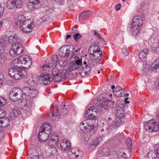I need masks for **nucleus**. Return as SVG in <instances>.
I'll return each instance as SVG.
<instances>
[{"mask_svg":"<svg viewBox=\"0 0 159 159\" xmlns=\"http://www.w3.org/2000/svg\"><path fill=\"white\" fill-rule=\"evenodd\" d=\"M60 116L58 112H56L54 114H50L49 117L53 122H56L59 120Z\"/></svg>","mask_w":159,"mask_h":159,"instance_id":"393cba45","label":"nucleus"},{"mask_svg":"<svg viewBox=\"0 0 159 159\" xmlns=\"http://www.w3.org/2000/svg\"><path fill=\"white\" fill-rule=\"evenodd\" d=\"M150 66L145 65L142 70L143 74L146 75L150 74L152 72Z\"/></svg>","mask_w":159,"mask_h":159,"instance_id":"c756f323","label":"nucleus"},{"mask_svg":"<svg viewBox=\"0 0 159 159\" xmlns=\"http://www.w3.org/2000/svg\"><path fill=\"white\" fill-rule=\"evenodd\" d=\"M121 7V4L120 3H119L116 5L115 7V10L116 11H119Z\"/></svg>","mask_w":159,"mask_h":159,"instance_id":"bf43d9fd","label":"nucleus"},{"mask_svg":"<svg viewBox=\"0 0 159 159\" xmlns=\"http://www.w3.org/2000/svg\"><path fill=\"white\" fill-rule=\"evenodd\" d=\"M9 97L11 100L13 102H17L21 100L18 103L20 108L25 111H28L30 108V101L28 100H22L23 92L21 89L19 88H13L11 91Z\"/></svg>","mask_w":159,"mask_h":159,"instance_id":"f03ea898","label":"nucleus"},{"mask_svg":"<svg viewBox=\"0 0 159 159\" xmlns=\"http://www.w3.org/2000/svg\"><path fill=\"white\" fill-rule=\"evenodd\" d=\"M59 63L60 66L63 67L67 65V61H64L61 59L60 60Z\"/></svg>","mask_w":159,"mask_h":159,"instance_id":"3c124183","label":"nucleus"},{"mask_svg":"<svg viewBox=\"0 0 159 159\" xmlns=\"http://www.w3.org/2000/svg\"><path fill=\"white\" fill-rule=\"evenodd\" d=\"M58 63V57L56 55H53L51 58V60L49 63L46 65H43L42 68H44L43 70L45 71L49 70H48L49 68H52L56 67Z\"/></svg>","mask_w":159,"mask_h":159,"instance_id":"9d476101","label":"nucleus"},{"mask_svg":"<svg viewBox=\"0 0 159 159\" xmlns=\"http://www.w3.org/2000/svg\"><path fill=\"white\" fill-rule=\"evenodd\" d=\"M126 144L128 147L129 148H131L132 147V143L131 139L130 138H128L126 141Z\"/></svg>","mask_w":159,"mask_h":159,"instance_id":"09e8293b","label":"nucleus"},{"mask_svg":"<svg viewBox=\"0 0 159 159\" xmlns=\"http://www.w3.org/2000/svg\"><path fill=\"white\" fill-rule=\"evenodd\" d=\"M30 159H43V157L41 156H39L37 150L35 149L33 150L30 154Z\"/></svg>","mask_w":159,"mask_h":159,"instance_id":"cd10ccee","label":"nucleus"},{"mask_svg":"<svg viewBox=\"0 0 159 159\" xmlns=\"http://www.w3.org/2000/svg\"><path fill=\"white\" fill-rule=\"evenodd\" d=\"M114 91V90H113V93L116 97H121L122 96H126V93H125V91L123 89L116 87L115 89V91Z\"/></svg>","mask_w":159,"mask_h":159,"instance_id":"a211bd4d","label":"nucleus"},{"mask_svg":"<svg viewBox=\"0 0 159 159\" xmlns=\"http://www.w3.org/2000/svg\"><path fill=\"white\" fill-rule=\"evenodd\" d=\"M91 16L90 11L87 10L83 11L79 16V19H82L83 20H87Z\"/></svg>","mask_w":159,"mask_h":159,"instance_id":"5701e85b","label":"nucleus"},{"mask_svg":"<svg viewBox=\"0 0 159 159\" xmlns=\"http://www.w3.org/2000/svg\"><path fill=\"white\" fill-rule=\"evenodd\" d=\"M51 126L49 123L47 122L42 124L39 130L43 132H48V134L49 135L51 133Z\"/></svg>","mask_w":159,"mask_h":159,"instance_id":"f3484780","label":"nucleus"},{"mask_svg":"<svg viewBox=\"0 0 159 159\" xmlns=\"http://www.w3.org/2000/svg\"><path fill=\"white\" fill-rule=\"evenodd\" d=\"M103 101L98 104L99 107L100 108H105L108 106L109 102L112 103V101L107 99H104Z\"/></svg>","mask_w":159,"mask_h":159,"instance_id":"c85d7f7f","label":"nucleus"},{"mask_svg":"<svg viewBox=\"0 0 159 159\" xmlns=\"http://www.w3.org/2000/svg\"><path fill=\"white\" fill-rule=\"evenodd\" d=\"M68 112V111L66 108H63L61 109V114L63 115H66Z\"/></svg>","mask_w":159,"mask_h":159,"instance_id":"5fc2aeb1","label":"nucleus"},{"mask_svg":"<svg viewBox=\"0 0 159 159\" xmlns=\"http://www.w3.org/2000/svg\"><path fill=\"white\" fill-rule=\"evenodd\" d=\"M39 78L36 75H33L30 78V88H37Z\"/></svg>","mask_w":159,"mask_h":159,"instance_id":"4be33fe9","label":"nucleus"},{"mask_svg":"<svg viewBox=\"0 0 159 159\" xmlns=\"http://www.w3.org/2000/svg\"><path fill=\"white\" fill-rule=\"evenodd\" d=\"M98 123H96L95 122H94V123L93 122L92 124L89 123L88 129H89L91 130H94L95 129V127Z\"/></svg>","mask_w":159,"mask_h":159,"instance_id":"79ce46f5","label":"nucleus"},{"mask_svg":"<svg viewBox=\"0 0 159 159\" xmlns=\"http://www.w3.org/2000/svg\"><path fill=\"white\" fill-rule=\"evenodd\" d=\"M155 84L156 89L159 90V80H158L156 82Z\"/></svg>","mask_w":159,"mask_h":159,"instance_id":"e2e57ef3","label":"nucleus"},{"mask_svg":"<svg viewBox=\"0 0 159 159\" xmlns=\"http://www.w3.org/2000/svg\"><path fill=\"white\" fill-rule=\"evenodd\" d=\"M116 113V116L119 119H120L124 117L125 112L123 108H120V109H117Z\"/></svg>","mask_w":159,"mask_h":159,"instance_id":"bb28decb","label":"nucleus"},{"mask_svg":"<svg viewBox=\"0 0 159 159\" xmlns=\"http://www.w3.org/2000/svg\"><path fill=\"white\" fill-rule=\"evenodd\" d=\"M156 117L157 120H158L159 122V112L157 113L156 116Z\"/></svg>","mask_w":159,"mask_h":159,"instance_id":"338daca9","label":"nucleus"},{"mask_svg":"<svg viewBox=\"0 0 159 159\" xmlns=\"http://www.w3.org/2000/svg\"><path fill=\"white\" fill-rule=\"evenodd\" d=\"M71 145L70 141L66 139H63L60 143L61 148L63 150H68L70 148Z\"/></svg>","mask_w":159,"mask_h":159,"instance_id":"2eb2a0df","label":"nucleus"},{"mask_svg":"<svg viewBox=\"0 0 159 159\" xmlns=\"http://www.w3.org/2000/svg\"><path fill=\"white\" fill-rule=\"evenodd\" d=\"M59 141L58 137L56 134L52 135L51 139L49 140L48 144L49 146L52 148L55 146H57Z\"/></svg>","mask_w":159,"mask_h":159,"instance_id":"4468645a","label":"nucleus"},{"mask_svg":"<svg viewBox=\"0 0 159 159\" xmlns=\"http://www.w3.org/2000/svg\"><path fill=\"white\" fill-rule=\"evenodd\" d=\"M131 152L127 148L120 149L117 152V157L118 159H125L130 156Z\"/></svg>","mask_w":159,"mask_h":159,"instance_id":"9b49d317","label":"nucleus"},{"mask_svg":"<svg viewBox=\"0 0 159 159\" xmlns=\"http://www.w3.org/2000/svg\"><path fill=\"white\" fill-rule=\"evenodd\" d=\"M29 19H25L24 15L18 16L15 20V23L17 26H19L20 29L23 32H30V24Z\"/></svg>","mask_w":159,"mask_h":159,"instance_id":"39448f33","label":"nucleus"},{"mask_svg":"<svg viewBox=\"0 0 159 159\" xmlns=\"http://www.w3.org/2000/svg\"><path fill=\"white\" fill-rule=\"evenodd\" d=\"M129 54L128 50L125 48H123L122 49V55L124 56H127Z\"/></svg>","mask_w":159,"mask_h":159,"instance_id":"603ef678","label":"nucleus"},{"mask_svg":"<svg viewBox=\"0 0 159 159\" xmlns=\"http://www.w3.org/2000/svg\"><path fill=\"white\" fill-rule=\"evenodd\" d=\"M4 52V47L2 40L0 39V54L3 53Z\"/></svg>","mask_w":159,"mask_h":159,"instance_id":"c03bdc74","label":"nucleus"},{"mask_svg":"<svg viewBox=\"0 0 159 159\" xmlns=\"http://www.w3.org/2000/svg\"><path fill=\"white\" fill-rule=\"evenodd\" d=\"M101 56H99V57H93V58H92V60L96 62H98L101 59Z\"/></svg>","mask_w":159,"mask_h":159,"instance_id":"6e6d98bb","label":"nucleus"},{"mask_svg":"<svg viewBox=\"0 0 159 159\" xmlns=\"http://www.w3.org/2000/svg\"><path fill=\"white\" fill-rule=\"evenodd\" d=\"M71 152L74 154L76 157H77L79 156L80 151L78 149H76V150L75 149H72Z\"/></svg>","mask_w":159,"mask_h":159,"instance_id":"49530a36","label":"nucleus"},{"mask_svg":"<svg viewBox=\"0 0 159 159\" xmlns=\"http://www.w3.org/2000/svg\"><path fill=\"white\" fill-rule=\"evenodd\" d=\"M38 93V91L37 89L30 88V98H33L37 97Z\"/></svg>","mask_w":159,"mask_h":159,"instance_id":"2f4dec72","label":"nucleus"},{"mask_svg":"<svg viewBox=\"0 0 159 159\" xmlns=\"http://www.w3.org/2000/svg\"><path fill=\"white\" fill-rule=\"evenodd\" d=\"M152 51L157 53H159V45L157 43H153L152 46Z\"/></svg>","mask_w":159,"mask_h":159,"instance_id":"c9c22d12","label":"nucleus"},{"mask_svg":"<svg viewBox=\"0 0 159 159\" xmlns=\"http://www.w3.org/2000/svg\"><path fill=\"white\" fill-rule=\"evenodd\" d=\"M87 123L86 121H84L81 122L80 125V128L81 130L83 131H85L86 129H88L89 123L91 122L90 121Z\"/></svg>","mask_w":159,"mask_h":159,"instance_id":"a878e982","label":"nucleus"},{"mask_svg":"<svg viewBox=\"0 0 159 159\" xmlns=\"http://www.w3.org/2000/svg\"><path fill=\"white\" fill-rule=\"evenodd\" d=\"M74 63L77 65L78 67L80 66H81L82 65V59H79L76 60Z\"/></svg>","mask_w":159,"mask_h":159,"instance_id":"864d4df0","label":"nucleus"},{"mask_svg":"<svg viewBox=\"0 0 159 159\" xmlns=\"http://www.w3.org/2000/svg\"><path fill=\"white\" fill-rule=\"evenodd\" d=\"M89 51H93V52H94L98 51H100L99 47L97 46H91L89 49Z\"/></svg>","mask_w":159,"mask_h":159,"instance_id":"a19ab883","label":"nucleus"},{"mask_svg":"<svg viewBox=\"0 0 159 159\" xmlns=\"http://www.w3.org/2000/svg\"><path fill=\"white\" fill-rule=\"evenodd\" d=\"M34 27V24L33 23H30V29L32 30Z\"/></svg>","mask_w":159,"mask_h":159,"instance_id":"774afa93","label":"nucleus"},{"mask_svg":"<svg viewBox=\"0 0 159 159\" xmlns=\"http://www.w3.org/2000/svg\"><path fill=\"white\" fill-rule=\"evenodd\" d=\"M5 108L4 107L0 108V118L3 117L6 115Z\"/></svg>","mask_w":159,"mask_h":159,"instance_id":"58836bf2","label":"nucleus"},{"mask_svg":"<svg viewBox=\"0 0 159 159\" xmlns=\"http://www.w3.org/2000/svg\"><path fill=\"white\" fill-rule=\"evenodd\" d=\"M73 36L74 39L76 41L82 37L81 35L79 33H74Z\"/></svg>","mask_w":159,"mask_h":159,"instance_id":"a18cd8bd","label":"nucleus"},{"mask_svg":"<svg viewBox=\"0 0 159 159\" xmlns=\"http://www.w3.org/2000/svg\"><path fill=\"white\" fill-rule=\"evenodd\" d=\"M118 139L119 140L124 139L125 137L124 134L123 133H121L118 134Z\"/></svg>","mask_w":159,"mask_h":159,"instance_id":"4d7b16f0","label":"nucleus"},{"mask_svg":"<svg viewBox=\"0 0 159 159\" xmlns=\"http://www.w3.org/2000/svg\"><path fill=\"white\" fill-rule=\"evenodd\" d=\"M23 93L25 94L26 96L29 97L30 96V88L25 87L23 89L22 91Z\"/></svg>","mask_w":159,"mask_h":159,"instance_id":"4c0bfd02","label":"nucleus"},{"mask_svg":"<svg viewBox=\"0 0 159 159\" xmlns=\"http://www.w3.org/2000/svg\"><path fill=\"white\" fill-rule=\"evenodd\" d=\"M94 35L98 36V38L99 39H102V40H103V41H104V40L102 39L101 36L100 35V34L99 33H98L97 32H96L95 30H94Z\"/></svg>","mask_w":159,"mask_h":159,"instance_id":"052dcab7","label":"nucleus"},{"mask_svg":"<svg viewBox=\"0 0 159 159\" xmlns=\"http://www.w3.org/2000/svg\"><path fill=\"white\" fill-rule=\"evenodd\" d=\"M6 6L9 9H15L14 0H8L7 2Z\"/></svg>","mask_w":159,"mask_h":159,"instance_id":"7c9ffc66","label":"nucleus"},{"mask_svg":"<svg viewBox=\"0 0 159 159\" xmlns=\"http://www.w3.org/2000/svg\"><path fill=\"white\" fill-rule=\"evenodd\" d=\"M100 115V111L94 107H91L85 111L84 117L85 119L96 123H98L97 119Z\"/></svg>","mask_w":159,"mask_h":159,"instance_id":"423d86ee","label":"nucleus"},{"mask_svg":"<svg viewBox=\"0 0 159 159\" xmlns=\"http://www.w3.org/2000/svg\"><path fill=\"white\" fill-rule=\"evenodd\" d=\"M10 120L8 118H0V127H6L10 124Z\"/></svg>","mask_w":159,"mask_h":159,"instance_id":"aec40b11","label":"nucleus"},{"mask_svg":"<svg viewBox=\"0 0 159 159\" xmlns=\"http://www.w3.org/2000/svg\"><path fill=\"white\" fill-rule=\"evenodd\" d=\"M155 151H151L147 155L149 159H159V144H156L154 147Z\"/></svg>","mask_w":159,"mask_h":159,"instance_id":"ddd939ff","label":"nucleus"},{"mask_svg":"<svg viewBox=\"0 0 159 159\" xmlns=\"http://www.w3.org/2000/svg\"><path fill=\"white\" fill-rule=\"evenodd\" d=\"M59 55L61 57L67 58L70 55L74 54L73 46H64L61 48L58 52Z\"/></svg>","mask_w":159,"mask_h":159,"instance_id":"0eeeda50","label":"nucleus"},{"mask_svg":"<svg viewBox=\"0 0 159 159\" xmlns=\"http://www.w3.org/2000/svg\"><path fill=\"white\" fill-rule=\"evenodd\" d=\"M99 43L97 41L94 42L93 43L91 46H97V47H99Z\"/></svg>","mask_w":159,"mask_h":159,"instance_id":"69168bd1","label":"nucleus"},{"mask_svg":"<svg viewBox=\"0 0 159 159\" xmlns=\"http://www.w3.org/2000/svg\"><path fill=\"white\" fill-rule=\"evenodd\" d=\"M143 24L142 18L140 16H135L132 19V23L129 24L128 27V30L131 32H132L133 35H138L140 28Z\"/></svg>","mask_w":159,"mask_h":159,"instance_id":"20e7f679","label":"nucleus"},{"mask_svg":"<svg viewBox=\"0 0 159 159\" xmlns=\"http://www.w3.org/2000/svg\"><path fill=\"white\" fill-rule=\"evenodd\" d=\"M39 80L41 84L47 85L52 81L53 80V77L50 74L43 73L41 75Z\"/></svg>","mask_w":159,"mask_h":159,"instance_id":"f8f14e48","label":"nucleus"},{"mask_svg":"<svg viewBox=\"0 0 159 159\" xmlns=\"http://www.w3.org/2000/svg\"><path fill=\"white\" fill-rule=\"evenodd\" d=\"M145 129L149 132L157 131L159 129L158 125L154 120H151L146 122L144 124Z\"/></svg>","mask_w":159,"mask_h":159,"instance_id":"1a4fd4ad","label":"nucleus"},{"mask_svg":"<svg viewBox=\"0 0 159 159\" xmlns=\"http://www.w3.org/2000/svg\"><path fill=\"white\" fill-rule=\"evenodd\" d=\"M105 136L104 135H102L101 136H99L96 139V140L94 141L93 143V145L95 147L98 146L101 142L102 141L103 139L104 138Z\"/></svg>","mask_w":159,"mask_h":159,"instance_id":"473e14b6","label":"nucleus"},{"mask_svg":"<svg viewBox=\"0 0 159 159\" xmlns=\"http://www.w3.org/2000/svg\"><path fill=\"white\" fill-rule=\"evenodd\" d=\"M90 54L93 55V57H99L102 56V52L100 51H96L93 52V53L90 52Z\"/></svg>","mask_w":159,"mask_h":159,"instance_id":"37998d69","label":"nucleus"},{"mask_svg":"<svg viewBox=\"0 0 159 159\" xmlns=\"http://www.w3.org/2000/svg\"><path fill=\"white\" fill-rule=\"evenodd\" d=\"M3 8L0 5V17L2 15L3 13Z\"/></svg>","mask_w":159,"mask_h":159,"instance_id":"680f3d73","label":"nucleus"},{"mask_svg":"<svg viewBox=\"0 0 159 159\" xmlns=\"http://www.w3.org/2000/svg\"><path fill=\"white\" fill-rule=\"evenodd\" d=\"M84 64V65H85V68H82V69L83 70H85V69H86L87 70L85 71L84 72V73H85V74H88V72H90V66H89L88 67V65H87V62L86 61H84L83 62Z\"/></svg>","mask_w":159,"mask_h":159,"instance_id":"ea45409f","label":"nucleus"},{"mask_svg":"<svg viewBox=\"0 0 159 159\" xmlns=\"http://www.w3.org/2000/svg\"><path fill=\"white\" fill-rule=\"evenodd\" d=\"M150 67L152 72H159V58L153 62Z\"/></svg>","mask_w":159,"mask_h":159,"instance_id":"412c9836","label":"nucleus"},{"mask_svg":"<svg viewBox=\"0 0 159 159\" xmlns=\"http://www.w3.org/2000/svg\"><path fill=\"white\" fill-rule=\"evenodd\" d=\"M20 114V111L18 109H14L10 112V116L11 117H16Z\"/></svg>","mask_w":159,"mask_h":159,"instance_id":"f704fd0d","label":"nucleus"},{"mask_svg":"<svg viewBox=\"0 0 159 159\" xmlns=\"http://www.w3.org/2000/svg\"><path fill=\"white\" fill-rule=\"evenodd\" d=\"M4 80V77L3 75H0V88H1Z\"/></svg>","mask_w":159,"mask_h":159,"instance_id":"13d9d810","label":"nucleus"},{"mask_svg":"<svg viewBox=\"0 0 159 159\" xmlns=\"http://www.w3.org/2000/svg\"><path fill=\"white\" fill-rule=\"evenodd\" d=\"M40 3L39 0H30V11H33L38 8V4Z\"/></svg>","mask_w":159,"mask_h":159,"instance_id":"b1692460","label":"nucleus"},{"mask_svg":"<svg viewBox=\"0 0 159 159\" xmlns=\"http://www.w3.org/2000/svg\"><path fill=\"white\" fill-rule=\"evenodd\" d=\"M52 74L55 82H58L66 78L67 75L66 70L65 69L58 70L57 68L52 70Z\"/></svg>","mask_w":159,"mask_h":159,"instance_id":"6e6552de","label":"nucleus"},{"mask_svg":"<svg viewBox=\"0 0 159 159\" xmlns=\"http://www.w3.org/2000/svg\"><path fill=\"white\" fill-rule=\"evenodd\" d=\"M148 52V50L147 48H145L143 49L140 52L139 55V59L143 62H145L147 59V54Z\"/></svg>","mask_w":159,"mask_h":159,"instance_id":"6ab92c4d","label":"nucleus"},{"mask_svg":"<svg viewBox=\"0 0 159 159\" xmlns=\"http://www.w3.org/2000/svg\"><path fill=\"white\" fill-rule=\"evenodd\" d=\"M4 136V133L2 132H0V141L2 139Z\"/></svg>","mask_w":159,"mask_h":159,"instance_id":"0e129e2a","label":"nucleus"},{"mask_svg":"<svg viewBox=\"0 0 159 159\" xmlns=\"http://www.w3.org/2000/svg\"><path fill=\"white\" fill-rule=\"evenodd\" d=\"M48 132H44L40 131L38 134V139L40 142H45L49 137Z\"/></svg>","mask_w":159,"mask_h":159,"instance_id":"dca6fc26","label":"nucleus"},{"mask_svg":"<svg viewBox=\"0 0 159 159\" xmlns=\"http://www.w3.org/2000/svg\"><path fill=\"white\" fill-rule=\"evenodd\" d=\"M122 124V122L120 119H116L115 122V125L114 126H118Z\"/></svg>","mask_w":159,"mask_h":159,"instance_id":"8fccbe9b","label":"nucleus"},{"mask_svg":"<svg viewBox=\"0 0 159 159\" xmlns=\"http://www.w3.org/2000/svg\"><path fill=\"white\" fill-rule=\"evenodd\" d=\"M14 1L15 8H20L21 7L22 5L21 0H14Z\"/></svg>","mask_w":159,"mask_h":159,"instance_id":"e433bc0d","label":"nucleus"},{"mask_svg":"<svg viewBox=\"0 0 159 159\" xmlns=\"http://www.w3.org/2000/svg\"><path fill=\"white\" fill-rule=\"evenodd\" d=\"M10 43H12L9 51L11 56L15 57L20 55L23 52V46L21 43V39L15 34L8 37Z\"/></svg>","mask_w":159,"mask_h":159,"instance_id":"7ed1b4c3","label":"nucleus"},{"mask_svg":"<svg viewBox=\"0 0 159 159\" xmlns=\"http://www.w3.org/2000/svg\"><path fill=\"white\" fill-rule=\"evenodd\" d=\"M78 68V66L74 62H71L69 65L68 70L69 72H70L72 71L76 70Z\"/></svg>","mask_w":159,"mask_h":159,"instance_id":"72a5a7b5","label":"nucleus"},{"mask_svg":"<svg viewBox=\"0 0 159 159\" xmlns=\"http://www.w3.org/2000/svg\"><path fill=\"white\" fill-rule=\"evenodd\" d=\"M7 103L6 100L3 98L0 97V106L6 104Z\"/></svg>","mask_w":159,"mask_h":159,"instance_id":"de8ad7c7","label":"nucleus"},{"mask_svg":"<svg viewBox=\"0 0 159 159\" xmlns=\"http://www.w3.org/2000/svg\"><path fill=\"white\" fill-rule=\"evenodd\" d=\"M30 57L29 55L26 54L23 55L19 57L17 59H15L12 62V64L15 66L20 67V68H13L10 69L8 71V75L13 79H20L22 77L27 74V71L22 69L23 67H20V65L26 66L24 67V68H29L30 67Z\"/></svg>","mask_w":159,"mask_h":159,"instance_id":"f257e3e1","label":"nucleus"}]
</instances>
